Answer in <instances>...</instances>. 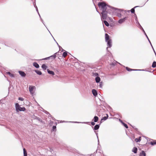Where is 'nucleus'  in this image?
Wrapping results in <instances>:
<instances>
[{"instance_id": "19", "label": "nucleus", "mask_w": 156, "mask_h": 156, "mask_svg": "<svg viewBox=\"0 0 156 156\" xmlns=\"http://www.w3.org/2000/svg\"><path fill=\"white\" fill-rule=\"evenodd\" d=\"M107 116H105L103 117L101 120V122H103L104 121L106 120L108 118V114H106Z\"/></svg>"}, {"instance_id": "3", "label": "nucleus", "mask_w": 156, "mask_h": 156, "mask_svg": "<svg viewBox=\"0 0 156 156\" xmlns=\"http://www.w3.org/2000/svg\"><path fill=\"white\" fill-rule=\"evenodd\" d=\"M101 19L102 21H103V20H106L108 16H109L108 15V14H109L106 11H101Z\"/></svg>"}, {"instance_id": "31", "label": "nucleus", "mask_w": 156, "mask_h": 156, "mask_svg": "<svg viewBox=\"0 0 156 156\" xmlns=\"http://www.w3.org/2000/svg\"><path fill=\"white\" fill-rule=\"evenodd\" d=\"M94 122H96L98 121V118L97 116H95L94 118Z\"/></svg>"}, {"instance_id": "1", "label": "nucleus", "mask_w": 156, "mask_h": 156, "mask_svg": "<svg viewBox=\"0 0 156 156\" xmlns=\"http://www.w3.org/2000/svg\"><path fill=\"white\" fill-rule=\"evenodd\" d=\"M116 10H119V12H120L121 11H122V9H119L109 5L108 7L107 8L106 11L109 14L112 15L115 12V11Z\"/></svg>"}, {"instance_id": "59", "label": "nucleus", "mask_w": 156, "mask_h": 156, "mask_svg": "<svg viewBox=\"0 0 156 156\" xmlns=\"http://www.w3.org/2000/svg\"><path fill=\"white\" fill-rule=\"evenodd\" d=\"M148 0H147V1H148Z\"/></svg>"}, {"instance_id": "43", "label": "nucleus", "mask_w": 156, "mask_h": 156, "mask_svg": "<svg viewBox=\"0 0 156 156\" xmlns=\"http://www.w3.org/2000/svg\"><path fill=\"white\" fill-rule=\"evenodd\" d=\"M56 126H53V131H54V130L56 129Z\"/></svg>"}, {"instance_id": "5", "label": "nucleus", "mask_w": 156, "mask_h": 156, "mask_svg": "<svg viewBox=\"0 0 156 156\" xmlns=\"http://www.w3.org/2000/svg\"><path fill=\"white\" fill-rule=\"evenodd\" d=\"M16 110L17 111H24L26 109L25 108H22L19 105V104L18 103L16 104Z\"/></svg>"}, {"instance_id": "2", "label": "nucleus", "mask_w": 156, "mask_h": 156, "mask_svg": "<svg viewBox=\"0 0 156 156\" xmlns=\"http://www.w3.org/2000/svg\"><path fill=\"white\" fill-rule=\"evenodd\" d=\"M108 5H109L104 2H99L98 4L99 8L100 10H101V11H106Z\"/></svg>"}, {"instance_id": "55", "label": "nucleus", "mask_w": 156, "mask_h": 156, "mask_svg": "<svg viewBox=\"0 0 156 156\" xmlns=\"http://www.w3.org/2000/svg\"><path fill=\"white\" fill-rule=\"evenodd\" d=\"M59 56V54H58V56Z\"/></svg>"}, {"instance_id": "15", "label": "nucleus", "mask_w": 156, "mask_h": 156, "mask_svg": "<svg viewBox=\"0 0 156 156\" xmlns=\"http://www.w3.org/2000/svg\"><path fill=\"white\" fill-rule=\"evenodd\" d=\"M47 71L48 73L50 74H51L52 75H55L54 72L50 70L49 69H47Z\"/></svg>"}, {"instance_id": "24", "label": "nucleus", "mask_w": 156, "mask_h": 156, "mask_svg": "<svg viewBox=\"0 0 156 156\" xmlns=\"http://www.w3.org/2000/svg\"><path fill=\"white\" fill-rule=\"evenodd\" d=\"M103 23L105 24L108 27L109 26V24L108 22L106 20H104L103 21Z\"/></svg>"}, {"instance_id": "33", "label": "nucleus", "mask_w": 156, "mask_h": 156, "mask_svg": "<svg viewBox=\"0 0 156 156\" xmlns=\"http://www.w3.org/2000/svg\"><path fill=\"white\" fill-rule=\"evenodd\" d=\"M23 154H24V156H27V154L26 152V150L25 148H23Z\"/></svg>"}, {"instance_id": "8", "label": "nucleus", "mask_w": 156, "mask_h": 156, "mask_svg": "<svg viewBox=\"0 0 156 156\" xmlns=\"http://www.w3.org/2000/svg\"><path fill=\"white\" fill-rule=\"evenodd\" d=\"M126 69L128 71H129V72H130V71H143L144 70L143 69H130V68H129L128 67H126Z\"/></svg>"}, {"instance_id": "57", "label": "nucleus", "mask_w": 156, "mask_h": 156, "mask_svg": "<svg viewBox=\"0 0 156 156\" xmlns=\"http://www.w3.org/2000/svg\"><path fill=\"white\" fill-rule=\"evenodd\" d=\"M145 4H144L142 6H144V5H145Z\"/></svg>"}, {"instance_id": "30", "label": "nucleus", "mask_w": 156, "mask_h": 156, "mask_svg": "<svg viewBox=\"0 0 156 156\" xmlns=\"http://www.w3.org/2000/svg\"><path fill=\"white\" fill-rule=\"evenodd\" d=\"M144 33V34H145V36H146V37H147V38L149 43H150V44L151 45V41H150V40L149 39L147 36V35L146 34H145Z\"/></svg>"}, {"instance_id": "28", "label": "nucleus", "mask_w": 156, "mask_h": 156, "mask_svg": "<svg viewBox=\"0 0 156 156\" xmlns=\"http://www.w3.org/2000/svg\"><path fill=\"white\" fill-rule=\"evenodd\" d=\"M140 156H146V154L144 151H143L140 153Z\"/></svg>"}, {"instance_id": "53", "label": "nucleus", "mask_w": 156, "mask_h": 156, "mask_svg": "<svg viewBox=\"0 0 156 156\" xmlns=\"http://www.w3.org/2000/svg\"><path fill=\"white\" fill-rule=\"evenodd\" d=\"M96 10L97 12H98L99 14H101V13H100L98 10Z\"/></svg>"}, {"instance_id": "14", "label": "nucleus", "mask_w": 156, "mask_h": 156, "mask_svg": "<svg viewBox=\"0 0 156 156\" xmlns=\"http://www.w3.org/2000/svg\"><path fill=\"white\" fill-rule=\"evenodd\" d=\"M33 66L36 68H39V64L36 62H34L33 63Z\"/></svg>"}, {"instance_id": "6", "label": "nucleus", "mask_w": 156, "mask_h": 156, "mask_svg": "<svg viewBox=\"0 0 156 156\" xmlns=\"http://www.w3.org/2000/svg\"><path fill=\"white\" fill-rule=\"evenodd\" d=\"M36 87L34 86L30 85L29 86V91L32 95H33L34 94L33 90Z\"/></svg>"}, {"instance_id": "4", "label": "nucleus", "mask_w": 156, "mask_h": 156, "mask_svg": "<svg viewBox=\"0 0 156 156\" xmlns=\"http://www.w3.org/2000/svg\"><path fill=\"white\" fill-rule=\"evenodd\" d=\"M135 20L136 21V24H137L138 25V27L141 30H142V31H143L144 33L145 34H146V33L144 30V29H143V28L140 25V23L138 22V20L137 17V16L136 14H135Z\"/></svg>"}, {"instance_id": "20", "label": "nucleus", "mask_w": 156, "mask_h": 156, "mask_svg": "<svg viewBox=\"0 0 156 156\" xmlns=\"http://www.w3.org/2000/svg\"><path fill=\"white\" fill-rule=\"evenodd\" d=\"M41 68H42L44 70H45L48 68V66L45 64H43L41 66Z\"/></svg>"}, {"instance_id": "39", "label": "nucleus", "mask_w": 156, "mask_h": 156, "mask_svg": "<svg viewBox=\"0 0 156 156\" xmlns=\"http://www.w3.org/2000/svg\"><path fill=\"white\" fill-rule=\"evenodd\" d=\"M135 140L136 142H140L141 140V139H139L138 138H136L135 139Z\"/></svg>"}, {"instance_id": "52", "label": "nucleus", "mask_w": 156, "mask_h": 156, "mask_svg": "<svg viewBox=\"0 0 156 156\" xmlns=\"http://www.w3.org/2000/svg\"><path fill=\"white\" fill-rule=\"evenodd\" d=\"M125 11L126 12H130V10H127V11H126V10H125Z\"/></svg>"}, {"instance_id": "35", "label": "nucleus", "mask_w": 156, "mask_h": 156, "mask_svg": "<svg viewBox=\"0 0 156 156\" xmlns=\"http://www.w3.org/2000/svg\"><path fill=\"white\" fill-rule=\"evenodd\" d=\"M102 86H103L102 82H100L99 85V88L101 89L102 88Z\"/></svg>"}, {"instance_id": "50", "label": "nucleus", "mask_w": 156, "mask_h": 156, "mask_svg": "<svg viewBox=\"0 0 156 156\" xmlns=\"http://www.w3.org/2000/svg\"><path fill=\"white\" fill-rule=\"evenodd\" d=\"M61 49H62V51H63L64 50L62 49V48H60V49H59L60 50H61Z\"/></svg>"}, {"instance_id": "29", "label": "nucleus", "mask_w": 156, "mask_h": 156, "mask_svg": "<svg viewBox=\"0 0 156 156\" xmlns=\"http://www.w3.org/2000/svg\"><path fill=\"white\" fill-rule=\"evenodd\" d=\"M137 148H136V147H134L132 151H133V152H134L135 153H137Z\"/></svg>"}, {"instance_id": "7", "label": "nucleus", "mask_w": 156, "mask_h": 156, "mask_svg": "<svg viewBox=\"0 0 156 156\" xmlns=\"http://www.w3.org/2000/svg\"><path fill=\"white\" fill-rule=\"evenodd\" d=\"M128 18V17H125L122 18H121L118 20V23L120 24H122Z\"/></svg>"}, {"instance_id": "37", "label": "nucleus", "mask_w": 156, "mask_h": 156, "mask_svg": "<svg viewBox=\"0 0 156 156\" xmlns=\"http://www.w3.org/2000/svg\"><path fill=\"white\" fill-rule=\"evenodd\" d=\"M40 19H41V21L42 23L44 24V25L45 26V27H46V28L48 30V28H47V27L45 25L44 23V21L43 20V19L41 18Z\"/></svg>"}, {"instance_id": "42", "label": "nucleus", "mask_w": 156, "mask_h": 156, "mask_svg": "<svg viewBox=\"0 0 156 156\" xmlns=\"http://www.w3.org/2000/svg\"><path fill=\"white\" fill-rule=\"evenodd\" d=\"M95 76H98V73H94V75Z\"/></svg>"}, {"instance_id": "21", "label": "nucleus", "mask_w": 156, "mask_h": 156, "mask_svg": "<svg viewBox=\"0 0 156 156\" xmlns=\"http://www.w3.org/2000/svg\"><path fill=\"white\" fill-rule=\"evenodd\" d=\"M34 1H35L34 2H33V4L34 5V7L36 9V11L37 12H38V8H37V6L36 5V4L35 0H34Z\"/></svg>"}, {"instance_id": "23", "label": "nucleus", "mask_w": 156, "mask_h": 156, "mask_svg": "<svg viewBox=\"0 0 156 156\" xmlns=\"http://www.w3.org/2000/svg\"><path fill=\"white\" fill-rule=\"evenodd\" d=\"M118 62H111L109 64V65L112 66H114L116 64V63Z\"/></svg>"}, {"instance_id": "12", "label": "nucleus", "mask_w": 156, "mask_h": 156, "mask_svg": "<svg viewBox=\"0 0 156 156\" xmlns=\"http://www.w3.org/2000/svg\"><path fill=\"white\" fill-rule=\"evenodd\" d=\"M58 52H56L53 55H52L50 56L51 58L52 59H55L56 57V56H58Z\"/></svg>"}, {"instance_id": "46", "label": "nucleus", "mask_w": 156, "mask_h": 156, "mask_svg": "<svg viewBox=\"0 0 156 156\" xmlns=\"http://www.w3.org/2000/svg\"><path fill=\"white\" fill-rule=\"evenodd\" d=\"M19 99L20 100H21V101H23V98H19Z\"/></svg>"}, {"instance_id": "13", "label": "nucleus", "mask_w": 156, "mask_h": 156, "mask_svg": "<svg viewBox=\"0 0 156 156\" xmlns=\"http://www.w3.org/2000/svg\"><path fill=\"white\" fill-rule=\"evenodd\" d=\"M92 93L93 95L95 97H96L98 95V93L97 90L94 89H93L92 90Z\"/></svg>"}, {"instance_id": "32", "label": "nucleus", "mask_w": 156, "mask_h": 156, "mask_svg": "<svg viewBox=\"0 0 156 156\" xmlns=\"http://www.w3.org/2000/svg\"><path fill=\"white\" fill-rule=\"evenodd\" d=\"M99 127V126L98 125H96L94 127V129L95 130H97L98 129Z\"/></svg>"}, {"instance_id": "11", "label": "nucleus", "mask_w": 156, "mask_h": 156, "mask_svg": "<svg viewBox=\"0 0 156 156\" xmlns=\"http://www.w3.org/2000/svg\"><path fill=\"white\" fill-rule=\"evenodd\" d=\"M106 42H107V44L108 47L111 48L112 46V41L111 40L107 41H106Z\"/></svg>"}, {"instance_id": "22", "label": "nucleus", "mask_w": 156, "mask_h": 156, "mask_svg": "<svg viewBox=\"0 0 156 156\" xmlns=\"http://www.w3.org/2000/svg\"><path fill=\"white\" fill-rule=\"evenodd\" d=\"M35 72L37 74L39 75H41L42 74V72L38 70H35Z\"/></svg>"}, {"instance_id": "26", "label": "nucleus", "mask_w": 156, "mask_h": 156, "mask_svg": "<svg viewBox=\"0 0 156 156\" xmlns=\"http://www.w3.org/2000/svg\"><path fill=\"white\" fill-rule=\"evenodd\" d=\"M7 74H8L10 76L12 77H14V75L13 74H12L10 72H7Z\"/></svg>"}, {"instance_id": "18", "label": "nucleus", "mask_w": 156, "mask_h": 156, "mask_svg": "<svg viewBox=\"0 0 156 156\" xmlns=\"http://www.w3.org/2000/svg\"><path fill=\"white\" fill-rule=\"evenodd\" d=\"M139 7V6H135L134 7H133V8H132L130 10V11L131 12V13H134L135 12V8H136V7Z\"/></svg>"}, {"instance_id": "38", "label": "nucleus", "mask_w": 156, "mask_h": 156, "mask_svg": "<svg viewBox=\"0 0 156 156\" xmlns=\"http://www.w3.org/2000/svg\"><path fill=\"white\" fill-rule=\"evenodd\" d=\"M50 58H51L50 56H49V57H48L45 58H43L42 60H47V59H49Z\"/></svg>"}, {"instance_id": "44", "label": "nucleus", "mask_w": 156, "mask_h": 156, "mask_svg": "<svg viewBox=\"0 0 156 156\" xmlns=\"http://www.w3.org/2000/svg\"><path fill=\"white\" fill-rule=\"evenodd\" d=\"M56 42V44H57V45H58V47H59V49H60V48H62V47L59 45V44H58V43L57 42Z\"/></svg>"}, {"instance_id": "58", "label": "nucleus", "mask_w": 156, "mask_h": 156, "mask_svg": "<svg viewBox=\"0 0 156 156\" xmlns=\"http://www.w3.org/2000/svg\"><path fill=\"white\" fill-rule=\"evenodd\" d=\"M47 112L46 111H45V112Z\"/></svg>"}, {"instance_id": "10", "label": "nucleus", "mask_w": 156, "mask_h": 156, "mask_svg": "<svg viewBox=\"0 0 156 156\" xmlns=\"http://www.w3.org/2000/svg\"><path fill=\"white\" fill-rule=\"evenodd\" d=\"M18 73L20 76L22 77H25L26 76V74L25 72L22 71H19Z\"/></svg>"}, {"instance_id": "51", "label": "nucleus", "mask_w": 156, "mask_h": 156, "mask_svg": "<svg viewBox=\"0 0 156 156\" xmlns=\"http://www.w3.org/2000/svg\"><path fill=\"white\" fill-rule=\"evenodd\" d=\"M119 121H120V122H121L122 124V123H123V122H122V121L120 119H119Z\"/></svg>"}, {"instance_id": "47", "label": "nucleus", "mask_w": 156, "mask_h": 156, "mask_svg": "<svg viewBox=\"0 0 156 156\" xmlns=\"http://www.w3.org/2000/svg\"><path fill=\"white\" fill-rule=\"evenodd\" d=\"M91 125L93 126L95 124V123H94V122H91Z\"/></svg>"}, {"instance_id": "9", "label": "nucleus", "mask_w": 156, "mask_h": 156, "mask_svg": "<svg viewBox=\"0 0 156 156\" xmlns=\"http://www.w3.org/2000/svg\"><path fill=\"white\" fill-rule=\"evenodd\" d=\"M123 10L122 9V11H121L120 12H119V10H116L115 11V12L116 13V15L118 17L121 18L122 17V14L121 13V12L123 11Z\"/></svg>"}, {"instance_id": "34", "label": "nucleus", "mask_w": 156, "mask_h": 156, "mask_svg": "<svg viewBox=\"0 0 156 156\" xmlns=\"http://www.w3.org/2000/svg\"><path fill=\"white\" fill-rule=\"evenodd\" d=\"M64 122H73V123H81V122H71V121H69V122H66V121H63ZM82 123H85V122H82Z\"/></svg>"}, {"instance_id": "56", "label": "nucleus", "mask_w": 156, "mask_h": 156, "mask_svg": "<svg viewBox=\"0 0 156 156\" xmlns=\"http://www.w3.org/2000/svg\"><path fill=\"white\" fill-rule=\"evenodd\" d=\"M41 109H42V110H43V111L44 109H43V108H41Z\"/></svg>"}, {"instance_id": "25", "label": "nucleus", "mask_w": 156, "mask_h": 156, "mask_svg": "<svg viewBox=\"0 0 156 156\" xmlns=\"http://www.w3.org/2000/svg\"><path fill=\"white\" fill-rule=\"evenodd\" d=\"M152 67L153 68L156 67V62L154 61L152 65Z\"/></svg>"}, {"instance_id": "16", "label": "nucleus", "mask_w": 156, "mask_h": 156, "mask_svg": "<svg viewBox=\"0 0 156 156\" xmlns=\"http://www.w3.org/2000/svg\"><path fill=\"white\" fill-rule=\"evenodd\" d=\"M111 40L109 38V35L107 34H105V41H108L109 40Z\"/></svg>"}, {"instance_id": "45", "label": "nucleus", "mask_w": 156, "mask_h": 156, "mask_svg": "<svg viewBox=\"0 0 156 156\" xmlns=\"http://www.w3.org/2000/svg\"><path fill=\"white\" fill-rule=\"evenodd\" d=\"M106 50H107V51L110 54H111V53L110 51H109L108 50V47H107L106 48Z\"/></svg>"}, {"instance_id": "27", "label": "nucleus", "mask_w": 156, "mask_h": 156, "mask_svg": "<svg viewBox=\"0 0 156 156\" xmlns=\"http://www.w3.org/2000/svg\"><path fill=\"white\" fill-rule=\"evenodd\" d=\"M67 52L66 51H65V52H63L62 54V56L64 58H65V57L67 55Z\"/></svg>"}, {"instance_id": "40", "label": "nucleus", "mask_w": 156, "mask_h": 156, "mask_svg": "<svg viewBox=\"0 0 156 156\" xmlns=\"http://www.w3.org/2000/svg\"><path fill=\"white\" fill-rule=\"evenodd\" d=\"M122 124L126 128H128V126H127V125L124 123H122Z\"/></svg>"}, {"instance_id": "49", "label": "nucleus", "mask_w": 156, "mask_h": 156, "mask_svg": "<svg viewBox=\"0 0 156 156\" xmlns=\"http://www.w3.org/2000/svg\"><path fill=\"white\" fill-rule=\"evenodd\" d=\"M37 12V13H38L39 16L40 18H41V16H40V15L39 12L38 11V12Z\"/></svg>"}, {"instance_id": "41", "label": "nucleus", "mask_w": 156, "mask_h": 156, "mask_svg": "<svg viewBox=\"0 0 156 156\" xmlns=\"http://www.w3.org/2000/svg\"><path fill=\"white\" fill-rule=\"evenodd\" d=\"M151 46L152 47V49H153V51H154V53L155 54V55H156V53L155 52V50L154 49V48H153V46L152 45V44H151Z\"/></svg>"}, {"instance_id": "54", "label": "nucleus", "mask_w": 156, "mask_h": 156, "mask_svg": "<svg viewBox=\"0 0 156 156\" xmlns=\"http://www.w3.org/2000/svg\"><path fill=\"white\" fill-rule=\"evenodd\" d=\"M141 137H139V138L138 139H141Z\"/></svg>"}, {"instance_id": "36", "label": "nucleus", "mask_w": 156, "mask_h": 156, "mask_svg": "<svg viewBox=\"0 0 156 156\" xmlns=\"http://www.w3.org/2000/svg\"><path fill=\"white\" fill-rule=\"evenodd\" d=\"M150 144L152 145H154L156 144V141H154L153 142H151Z\"/></svg>"}, {"instance_id": "17", "label": "nucleus", "mask_w": 156, "mask_h": 156, "mask_svg": "<svg viewBox=\"0 0 156 156\" xmlns=\"http://www.w3.org/2000/svg\"><path fill=\"white\" fill-rule=\"evenodd\" d=\"M95 80L97 83H99L100 82L101 79L99 77L97 76L95 78Z\"/></svg>"}, {"instance_id": "48", "label": "nucleus", "mask_w": 156, "mask_h": 156, "mask_svg": "<svg viewBox=\"0 0 156 156\" xmlns=\"http://www.w3.org/2000/svg\"><path fill=\"white\" fill-rule=\"evenodd\" d=\"M48 30V31H49V33H50V32L49 31V30ZM51 34V35L52 36V37H53V39H54V41H55L56 42V41H55V39L53 37V36H52V35H51V34Z\"/></svg>"}]
</instances>
